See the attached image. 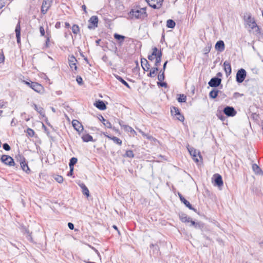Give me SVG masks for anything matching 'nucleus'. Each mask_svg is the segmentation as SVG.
<instances>
[{"mask_svg":"<svg viewBox=\"0 0 263 263\" xmlns=\"http://www.w3.org/2000/svg\"><path fill=\"white\" fill-rule=\"evenodd\" d=\"M221 83V79L220 78L214 77L209 82L208 84L212 87H217L219 86Z\"/></svg>","mask_w":263,"mask_h":263,"instance_id":"obj_9","label":"nucleus"},{"mask_svg":"<svg viewBox=\"0 0 263 263\" xmlns=\"http://www.w3.org/2000/svg\"><path fill=\"white\" fill-rule=\"evenodd\" d=\"M177 100L179 102H185L186 100V97L183 94H180L179 95Z\"/></svg>","mask_w":263,"mask_h":263,"instance_id":"obj_39","label":"nucleus"},{"mask_svg":"<svg viewBox=\"0 0 263 263\" xmlns=\"http://www.w3.org/2000/svg\"><path fill=\"white\" fill-rule=\"evenodd\" d=\"M223 68L226 76L228 77L231 74L232 72V68L230 63L227 61H224L223 63Z\"/></svg>","mask_w":263,"mask_h":263,"instance_id":"obj_15","label":"nucleus"},{"mask_svg":"<svg viewBox=\"0 0 263 263\" xmlns=\"http://www.w3.org/2000/svg\"><path fill=\"white\" fill-rule=\"evenodd\" d=\"M55 27L57 28H59L60 27V22H57L55 25Z\"/></svg>","mask_w":263,"mask_h":263,"instance_id":"obj_58","label":"nucleus"},{"mask_svg":"<svg viewBox=\"0 0 263 263\" xmlns=\"http://www.w3.org/2000/svg\"><path fill=\"white\" fill-rule=\"evenodd\" d=\"M76 81L79 85H82L83 84V80L80 76H77Z\"/></svg>","mask_w":263,"mask_h":263,"instance_id":"obj_47","label":"nucleus"},{"mask_svg":"<svg viewBox=\"0 0 263 263\" xmlns=\"http://www.w3.org/2000/svg\"><path fill=\"white\" fill-rule=\"evenodd\" d=\"M99 120L102 122L103 124L107 128H111V124L108 120H105L102 116H100Z\"/></svg>","mask_w":263,"mask_h":263,"instance_id":"obj_29","label":"nucleus"},{"mask_svg":"<svg viewBox=\"0 0 263 263\" xmlns=\"http://www.w3.org/2000/svg\"><path fill=\"white\" fill-rule=\"evenodd\" d=\"M17 43H20L21 41V34L16 35Z\"/></svg>","mask_w":263,"mask_h":263,"instance_id":"obj_56","label":"nucleus"},{"mask_svg":"<svg viewBox=\"0 0 263 263\" xmlns=\"http://www.w3.org/2000/svg\"><path fill=\"white\" fill-rule=\"evenodd\" d=\"M3 148L6 151H9L10 150V146L9 145L8 143H4L3 145Z\"/></svg>","mask_w":263,"mask_h":263,"instance_id":"obj_49","label":"nucleus"},{"mask_svg":"<svg viewBox=\"0 0 263 263\" xmlns=\"http://www.w3.org/2000/svg\"><path fill=\"white\" fill-rule=\"evenodd\" d=\"M222 76V73H221V72H218V73H217V77L218 78H219V77H221Z\"/></svg>","mask_w":263,"mask_h":263,"instance_id":"obj_60","label":"nucleus"},{"mask_svg":"<svg viewBox=\"0 0 263 263\" xmlns=\"http://www.w3.org/2000/svg\"><path fill=\"white\" fill-rule=\"evenodd\" d=\"M157 85L159 86H161V87H167V84L165 82H157Z\"/></svg>","mask_w":263,"mask_h":263,"instance_id":"obj_48","label":"nucleus"},{"mask_svg":"<svg viewBox=\"0 0 263 263\" xmlns=\"http://www.w3.org/2000/svg\"><path fill=\"white\" fill-rule=\"evenodd\" d=\"M163 0H149L147 3L153 8L157 9L161 7Z\"/></svg>","mask_w":263,"mask_h":263,"instance_id":"obj_11","label":"nucleus"},{"mask_svg":"<svg viewBox=\"0 0 263 263\" xmlns=\"http://www.w3.org/2000/svg\"><path fill=\"white\" fill-rule=\"evenodd\" d=\"M125 156L128 157V158H133L134 157V154L132 151L128 150L126 152Z\"/></svg>","mask_w":263,"mask_h":263,"instance_id":"obj_41","label":"nucleus"},{"mask_svg":"<svg viewBox=\"0 0 263 263\" xmlns=\"http://www.w3.org/2000/svg\"><path fill=\"white\" fill-rule=\"evenodd\" d=\"M30 88L38 93H42L44 91L43 86L36 82H33L32 85L30 86Z\"/></svg>","mask_w":263,"mask_h":263,"instance_id":"obj_12","label":"nucleus"},{"mask_svg":"<svg viewBox=\"0 0 263 263\" xmlns=\"http://www.w3.org/2000/svg\"><path fill=\"white\" fill-rule=\"evenodd\" d=\"M25 84L27 85L28 86L30 87V86L32 85L33 82H27V81H24Z\"/></svg>","mask_w":263,"mask_h":263,"instance_id":"obj_55","label":"nucleus"},{"mask_svg":"<svg viewBox=\"0 0 263 263\" xmlns=\"http://www.w3.org/2000/svg\"><path fill=\"white\" fill-rule=\"evenodd\" d=\"M94 105L99 109L104 110L106 108L105 103L102 100H98L94 103Z\"/></svg>","mask_w":263,"mask_h":263,"instance_id":"obj_18","label":"nucleus"},{"mask_svg":"<svg viewBox=\"0 0 263 263\" xmlns=\"http://www.w3.org/2000/svg\"><path fill=\"white\" fill-rule=\"evenodd\" d=\"M6 103L3 100H0V108H5Z\"/></svg>","mask_w":263,"mask_h":263,"instance_id":"obj_50","label":"nucleus"},{"mask_svg":"<svg viewBox=\"0 0 263 263\" xmlns=\"http://www.w3.org/2000/svg\"><path fill=\"white\" fill-rule=\"evenodd\" d=\"M115 77L118 80H119L123 85L126 86L127 88H130L128 84L124 79H123L120 76H119L118 75H115Z\"/></svg>","mask_w":263,"mask_h":263,"instance_id":"obj_34","label":"nucleus"},{"mask_svg":"<svg viewBox=\"0 0 263 263\" xmlns=\"http://www.w3.org/2000/svg\"><path fill=\"white\" fill-rule=\"evenodd\" d=\"M49 42V39L47 38L46 41V46L47 47H48V43Z\"/></svg>","mask_w":263,"mask_h":263,"instance_id":"obj_61","label":"nucleus"},{"mask_svg":"<svg viewBox=\"0 0 263 263\" xmlns=\"http://www.w3.org/2000/svg\"><path fill=\"white\" fill-rule=\"evenodd\" d=\"M74 168L70 167V171L68 173V176H72Z\"/></svg>","mask_w":263,"mask_h":263,"instance_id":"obj_54","label":"nucleus"},{"mask_svg":"<svg viewBox=\"0 0 263 263\" xmlns=\"http://www.w3.org/2000/svg\"><path fill=\"white\" fill-rule=\"evenodd\" d=\"M79 185L81 187V188L82 189V191L83 194L84 195H86L87 197H89V191L88 188L87 187V186L84 183H81Z\"/></svg>","mask_w":263,"mask_h":263,"instance_id":"obj_27","label":"nucleus"},{"mask_svg":"<svg viewBox=\"0 0 263 263\" xmlns=\"http://www.w3.org/2000/svg\"><path fill=\"white\" fill-rule=\"evenodd\" d=\"M4 56L3 54L0 53V63L4 62Z\"/></svg>","mask_w":263,"mask_h":263,"instance_id":"obj_57","label":"nucleus"},{"mask_svg":"<svg viewBox=\"0 0 263 263\" xmlns=\"http://www.w3.org/2000/svg\"><path fill=\"white\" fill-rule=\"evenodd\" d=\"M114 36L115 39H116L117 40H121V42H122L125 38L124 36L117 33H115Z\"/></svg>","mask_w":263,"mask_h":263,"instance_id":"obj_40","label":"nucleus"},{"mask_svg":"<svg viewBox=\"0 0 263 263\" xmlns=\"http://www.w3.org/2000/svg\"><path fill=\"white\" fill-rule=\"evenodd\" d=\"M55 180L59 183H61L63 182V178L61 176L57 175L54 177Z\"/></svg>","mask_w":263,"mask_h":263,"instance_id":"obj_44","label":"nucleus"},{"mask_svg":"<svg viewBox=\"0 0 263 263\" xmlns=\"http://www.w3.org/2000/svg\"><path fill=\"white\" fill-rule=\"evenodd\" d=\"M71 29L72 32L75 34H77L80 32L79 27L77 25H73L71 28Z\"/></svg>","mask_w":263,"mask_h":263,"instance_id":"obj_38","label":"nucleus"},{"mask_svg":"<svg viewBox=\"0 0 263 263\" xmlns=\"http://www.w3.org/2000/svg\"><path fill=\"white\" fill-rule=\"evenodd\" d=\"M106 137L112 140L115 143H117V144H119V145H121L122 144V140L118 138V137H115V136H106Z\"/></svg>","mask_w":263,"mask_h":263,"instance_id":"obj_33","label":"nucleus"},{"mask_svg":"<svg viewBox=\"0 0 263 263\" xmlns=\"http://www.w3.org/2000/svg\"><path fill=\"white\" fill-rule=\"evenodd\" d=\"M179 218L181 221L183 222H191V220H192L190 217L183 213L179 214Z\"/></svg>","mask_w":263,"mask_h":263,"instance_id":"obj_24","label":"nucleus"},{"mask_svg":"<svg viewBox=\"0 0 263 263\" xmlns=\"http://www.w3.org/2000/svg\"><path fill=\"white\" fill-rule=\"evenodd\" d=\"M165 77H164V73H160L159 72V74L158 76V80L159 81L162 82L164 80Z\"/></svg>","mask_w":263,"mask_h":263,"instance_id":"obj_45","label":"nucleus"},{"mask_svg":"<svg viewBox=\"0 0 263 263\" xmlns=\"http://www.w3.org/2000/svg\"><path fill=\"white\" fill-rule=\"evenodd\" d=\"M150 72L147 74L148 77L154 78L156 75V72L159 70L158 67H153L149 69Z\"/></svg>","mask_w":263,"mask_h":263,"instance_id":"obj_31","label":"nucleus"},{"mask_svg":"<svg viewBox=\"0 0 263 263\" xmlns=\"http://www.w3.org/2000/svg\"><path fill=\"white\" fill-rule=\"evenodd\" d=\"M252 168L254 172V173L256 175H262L263 174V171L261 170V169L259 167V166L254 163L252 165Z\"/></svg>","mask_w":263,"mask_h":263,"instance_id":"obj_21","label":"nucleus"},{"mask_svg":"<svg viewBox=\"0 0 263 263\" xmlns=\"http://www.w3.org/2000/svg\"><path fill=\"white\" fill-rule=\"evenodd\" d=\"M178 196L179 197L180 200H181V199H183L184 198L183 196L179 193H178Z\"/></svg>","mask_w":263,"mask_h":263,"instance_id":"obj_63","label":"nucleus"},{"mask_svg":"<svg viewBox=\"0 0 263 263\" xmlns=\"http://www.w3.org/2000/svg\"><path fill=\"white\" fill-rule=\"evenodd\" d=\"M245 20L247 25L253 30L254 34L258 35L260 33L258 26L257 25L254 18L252 17L250 14L248 15Z\"/></svg>","mask_w":263,"mask_h":263,"instance_id":"obj_1","label":"nucleus"},{"mask_svg":"<svg viewBox=\"0 0 263 263\" xmlns=\"http://www.w3.org/2000/svg\"><path fill=\"white\" fill-rule=\"evenodd\" d=\"M68 61L69 66L70 68L72 69V70H73V69L76 70L77 69V67L76 65V62L77 61L75 57L73 56L70 57L68 59Z\"/></svg>","mask_w":263,"mask_h":263,"instance_id":"obj_17","label":"nucleus"},{"mask_svg":"<svg viewBox=\"0 0 263 263\" xmlns=\"http://www.w3.org/2000/svg\"><path fill=\"white\" fill-rule=\"evenodd\" d=\"M167 63V61H166L164 64H163V69L162 70H160V73L162 72V73H164V71H165V69L166 68V64Z\"/></svg>","mask_w":263,"mask_h":263,"instance_id":"obj_51","label":"nucleus"},{"mask_svg":"<svg viewBox=\"0 0 263 263\" xmlns=\"http://www.w3.org/2000/svg\"><path fill=\"white\" fill-rule=\"evenodd\" d=\"M22 170L26 173L29 174L30 172V170L29 168L27 163L26 162L24 158H23V160L20 162Z\"/></svg>","mask_w":263,"mask_h":263,"instance_id":"obj_19","label":"nucleus"},{"mask_svg":"<svg viewBox=\"0 0 263 263\" xmlns=\"http://www.w3.org/2000/svg\"><path fill=\"white\" fill-rule=\"evenodd\" d=\"M162 53L161 50L159 51V53H158L156 55V61L155 63V67H158L160 65L161 61Z\"/></svg>","mask_w":263,"mask_h":263,"instance_id":"obj_25","label":"nucleus"},{"mask_svg":"<svg viewBox=\"0 0 263 263\" xmlns=\"http://www.w3.org/2000/svg\"><path fill=\"white\" fill-rule=\"evenodd\" d=\"M139 132L142 135V136L143 137H146L147 139H148L149 140L153 139V137L152 136L145 134V133L142 132L141 130H139Z\"/></svg>","mask_w":263,"mask_h":263,"instance_id":"obj_43","label":"nucleus"},{"mask_svg":"<svg viewBox=\"0 0 263 263\" xmlns=\"http://www.w3.org/2000/svg\"><path fill=\"white\" fill-rule=\"evenodd\" d=\"M40 31L41 35L44 36L45 35V31H44V29L43 27H42V26L40 27Z\"/></svg>","mask_w":263,"mask_h":263,"instance_id":"obj_52","label":"nucleus"},{"mask_svg":"<svg viewBox=\"0 0 263 263\" xmlns=\"http://www.w3.org/2000/svg\"><path fill=\"white\" fill-rule=\"evenodd\" d=\"M1 160L5 164L10 166H14L15 164L13 159L8 155H2L1 158Z\"/></svg>","mask_w":263,"mask_h":263,"instance_id":"obj_4","label":"nucleus"},{"mask_svg":"<svg viewBox=\"0 0 263 263\" xmlns=\"http://www.w3.org/2000/svg\"><path fill=\"white\" fill-rule=\"evenodd\" d=\"M77 161H78V159L77 158H75V157L71 158L70 159L69 163V167L74 168L73 166H74V165H75L76 164Z\"/></svg>","mask_w":263,"mask_h":263,"instance_id":"obj_37","label":"nucleus"},{"mask_svg":"<svg viewBox=\"0 0 263 263\" xmlns=\"http://www.w3.org/2000/svg\"><path fill=\"white\" fill-rule=\"evenodd\" d=\"M214 185L218 187H220L223 185V180L222 177L218 174L214 175Z\"/></svg>","mask_w":263,"mask_h":263,"instance_id":"obj_13","label":"nucleus"},{"mask_svg":"<svg viewBox=\"0 0 263 263\" xmlns=\"http://www.w3.org/2000/svg\"><path fill=\"white\" fill-rule=\"evenodd\" d=\"M15 31L16 35L21 34V26H20V23L18 22L16 26Z\"/></svg>","mask_w":263,"mask_h":263,"instance_id":"obj_42","label":"nucleus"},{"mask_svg":"<svg viewBox=\"0 0 263 263\" xmlns=\"http://www.w3.org/2000/svg\"><path fill=\"white\" fill-rule=\"evenodd\" d=\"M223 111L228 117H234L236 114V111L234 108L229 106L224 107Z\"/></svg>","mask_w":263,"mask_h":263,"instance_id":"obj_7","label":"nucleus"},{"mask_svg":"<svg viewBox=\"0 0 263 263\" xmlns=\"http://www.w3.org/2000/svg\"><path fill=\"white\" fill-rule=\"evenodd\" d=\"M88 28L90 29H95L98 27V17L96 15L92 16L88 20Z\"/></svg>","mask_w":263,"mask_h":263,"instance_id":"obj_6","label":"nucleus"},{"mask_svg":"<svg viewBox=\"0 0 263 263\" xmlns=\"http://www.w3.org/2000/svg\"><path fill=\"white\" fill-rule=\"evenodd\" d=\"M72 124L73 128L78 132L80 133L83 130V126L82 124L77 120H73L72 121Z\"/></svg>","mask_w":263,"mask_h":263,"instance_id":"obj_14","label":"nucleus"},{"mask_svg":"<svg viewBox=\"0 0 263 263\" xmlns=\"http://www.w3.org/2000/svg\"><path fill=\"white\" fill-rule=\"evenodd\" d=\"M141 64L144 71H148L150 69L151 66L146 59H141Z\"/></svg>","mask_w":263,"mask_h":263,"instance_id":"obj_20","label":"nucleus"},{"mask_svg":"<svg viewBox=\"0 0 263 263\" xmlns=\"http://www.w3.org/2000/svg\"><path fill=\"white\" fill-rule=\"evenodd\" d=\"M190 155L192 157L193 159L196 162H198L200 160L202 159V157L200 154V152L197 151L193 148H190L188 149Z\"/></svg>","mask_w":263,"mask_h":263,"instance_id":"obj_5","label":"nucleus"},{"mask_svg":"<svg viewBox=\"0 0 263 263\" xmlns=\"http://www.w3.org/2000/svg\"><path fill=\"white\" fill-rule=\"evenodd\" d=\"M82 139L83 141L85 142L93 141L92 137L88 134H83L82 136Z\"/></svg>","mask_w":263,"mask_h":263,"instance_id":"obj_28","label":"nucleus"},{"mask_svg":"<svg viewBox=\"0 0 263 263\" xmlns=\"http://www.w3.org/2000/svg\"><path fill=\"white\" fill-rule=\"evenodd\" d=\"M27 133L30 136L32 137L34 134V132L32 129L29 128L27 129Z\"/></svg>","mask_w":263,"mask_h":263,"instance_id":"obj_46","label":"nucleus"},{"mask_svg":"<svg viewBox=\"0 0 263 263\" xmlns=\"http://www.w3.org/2000/svg\"><path fill=\"white\" fill-rule=\"evenodd\" d=\"M82 8L83 10L85 11V12L86 13L87 12H86V6L84 5L82 6Z\"/></svg>","mask_w":263,"mask_h":263,"instance_id":"obj_62","label":"nucleus"},{"mask_svg":"<svg viewBox=\"0 0 263 263\" xmlns=\"http://www.w3.org/2000/svg\"><path fill=\"white\" fill-rule=\"evenodd\" d=\"M152 53L148 56V59L150 61H153L156 58V55L159 53V51L157 47H154L153 49Z\"/></svg>","mask_w":263,"mask_h":263,"instance_id":"obj_23","label":"nucleus"},{"mask_svg":"<svg viewBox=\"0 0 263 263\" xmlns=\"http://www.w3.org/2000/svg\"><path fill=\"white\" fill-rule=\"evenodd\" d=\"M219 92V91L218 90L213 89L210 91L209 96L211 98L215 99L217 97Z\"/></svg>","mask_w":263,"mask_h":263,"instance_id":"obj_35","label":"nucleus"},{"mask_svg":"<svg viewBox=\"0 0 263 263\" xmlns=\"http://www.w3.org/2000/svg\"><path fill=\"white\" fill-rule=\"evenodd\" d=\"M32 106L39 114H40L41 116L43 117L45 116V111L43 107L40 106L39 107L34 103L32 104Z\"/></svg>","mask_w":263,"mask_h":263,"instance_id":"obj_22","label":"nucleus"},{"mask_svg":"<svg viewBox=\"0 0 263 263\" xmlns=\"http://www.w3.org/2000/svg\"><path fill=\"white\" fill-rule=\"evenodd\" d=\"M247 75L246 71L243 69L241 68L239 69L236 76V80L237 82L239 83H242L245 79Z\"/></svg>","mask_w":263,"mask_h":263,"instance_id":"obj_3","label":"nucleus"},{"mask_svg":"<svg viewBox=\"0 0 263 263\" xmlns=\"http://www.w3.org/2000/svg\"><path fill=\"white\" fill-rule=\"evenodd\" d=\"M120 123V125H121V126L123 127L125 130H126L128 132H130V134L132 135H133V136H135L136 135V132L135 131V130L132 127H131L130 126H129L128 125H122L121 123Z\"/></svg>","mask_w":263,"mask_h":263,"instance_id":"obj_26","label":"nucleus"},{"mask_svg":"<svg viewBox=\"0 0 263 263\" xmlns=\"http://www.w3.org/2000/svg\"><path fill=\"white\" fill-rule=\"evenodd\" d=\"M65 27L68 28H69L70 26L69 23L68 22H65Z\"/></svg>","mask_w":263,"mask_h":263,"instance_id":"obj_59","label":"nucleus"},{"mask_svg":"<svg viewBox=\"0 0 263 263\" xmlns=\"http://www.w3.org/2000/svg\"><path fill=\"white\" fill-rule=\"evenodd\" d=\"M5 6V4L0 2V9L2 8Z\"/></svg>","mask_w":263,"mask_h":263,"instance_id":"obj_64","label":"nucleus"},{"mask_svg":"<svg viewBox=\"0 0 263 263\" xmlns=\"http://www.w3.org/2000/svg\"><path fill=\"white\" fill-rule=\"evenodd\" d=\"M215 48L218 52H221L223 51L225 49L224 42L221 40L218 41L215 44Z\"/></svg>","mask_w":263,"mask_h":263,"instance_id":"obj_16","label":"nucleus"},{"mask_svg":"<svg viewBox=\"0 0 263 263\" xmlns=\"http://www.w3.org/2000/svg\"><path fill=\"white\" fill-rule=\"evenodd\" d=\"M181 201L183 202L189 209L193 210L195 212L196 211V210L194 209L190 204V203L187 200H186L184 198L181 199Z\"/></svg>","mask_w":263,"mask_h":263,"instance_id":"obj_32","label":"nucleus"},{"mask_svg":"<svg viewBox=\"0 0 263 263\" xmlns=\"http://www.w3.org/2000/svg\"><path fill=\"white\" fill-rule=\"evenodd\" d=\"M145 8L133 9L129 12L130 15L136 18H143L146 16Z\"/></svg>","mask_w":263,"mask_h":263,"instance_id":"obj_2","label":"nucleus"},{"mask_svg":"<svg viewBox=\"0 0 263 263\" xmlns=\"http://www.w3.org/2000/svg\"><path fill=\"white\" fill-rule=\"evenodd\" d=\"M171 114L172 115L176 116V118L178 120H179L180 121H184V118L183 116H182L180 114L179 110L177 108H176L175 107H173L171 109Z\"/></svg>","mask_w":263,"mask_h":263,"instance_id":"obj_8","label":"nucleus"},{"mask_svg":"<svg viewBox=\"0 0 263 263\" xmlns=\"http://www.w3.org/2000/svg\"><path fill=\"white\" fill-rule=\"evenodd\" d=\"M191 226L194 227L196 229H202L203 227V224L201 222H195L194 221H193L192 220H191Z\"/></svg>","mask_w":263,"mask_h":263,"instance_id":"obj_30","label":"nucleus"},{"mask_svg":"<svg viewBox=\"0 0 263 263\" xmlns=\"http://www.w3.org/2000/svg\"><path fill=\"white\" fill-rule=\"evenodd\" d=\"M176 25L175 22L172 20H168L166 22V26L169 28H173Z\"/></svg>","mask_w":263,"mask_h":263,"instance_id":"obj_36","label":"nucleus"},{"mask_svg":"<svg viewBox=\"0 0 263 263\" xmlns=\"http://www.w3.org/2000/svg\"><path fill=\"white\" fill-rule=\"evenodd\" d=\"M51 0H44L41 7V12L43 14L47 13L48 10L50 7Z\"/></svg>","mask_w":263,"mask_h":263,"instance_id":"obj_10","label":"nucleus"},{"mask_svg":"<svg viewBox=\"0 0 263 263\" xmlns=\"http://www.w3.org/2000/svg\"><path fill=\"white\" fill-rule=\"evenodd\" d=\"M68 227L69 229L70 230H73V229H74V225L71 222L68 223Z\"/></svg>","mask_w":263,"mask_h":263,"instance_id":"obj_53","label":"nucleus"}]
</instances>
